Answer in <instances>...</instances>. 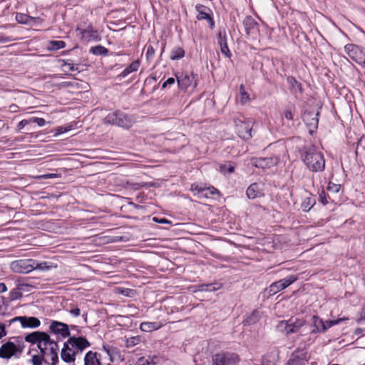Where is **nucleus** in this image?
I'll return each instance as SVG.
<instances>
[{"label":"nucleus","mask_w":365,"mask_h":365,"mask_svg":"<svg viewBox=\"0 0 365 365\" xmlns=\"http://www.w3.org/2000/svg\"><path fill=\"white\" fill-rule=\"evenodd\" d=\"M301 159L307 168L312 172L324 170L325 160L323 154L312 144H306L299 150Z\"/></svg>","instance_id":"obj_1"},{"label":"nucleus","mask_w":365,"mask_h":365,"mask_svg":"<svg viewBox=\"0 0 365 365\" xmlns=\"http://www.w3.org/2000/svg\"><path fill=\"white\" fill-rule=\"evenodd\" d=\"M135 122L132 115L126 114L120 110H115L108 113L104 118V123L110 124L128 129Z\"/></svg>","instance_id":"obj_2"},{"label":"nucleus","mask_w":365,"mask_h":365,"mask_svg":"<svg viewBox=\"0 0 365 365\" xmlns=\"http://www.w3.org/2000/svg\"><path fill=\"white\" fill-rule=\"evenodd\" d=\"M239 362V355L231 351H220L212 358V365H237Z\"/></svg>","instance_id":"obj_3"},{"label":"nucleus","mask_w":365,"mask_h":365,"mask_svg":"<svg viewBox=\"0 0 365 365\" xmlns=\"http://www.w3.org/2000/svg\"><path fill=\"white\" fill-rule=\"evenodd\" d=\"M235 125L238 135L245 139L249 140L252 138V128L253 121L252 119H246L244 116L235 119Z\"/></svg>","instance_id":"obj_4"},{"label":"nucleus","mask_w":365,"mask_h":365,"mask_svg":"<svg viewBox=\"0 0 365 365\" xmlns=\"http://www.w3.org/2000/svg\"><path fill=\"white\" fill-rule=\"evenodd\" d=\"M24 346L20 344L16 345L12 341H7L0 347V358L10 359L12 356L19 357L23 351Z\"/></svg>","instance_id":"obj_5"},{"label":"nucleus","mask_w":365,"mask_h":365,"mask_svg":"<svg viewBox=\"0 0 365 365\" xmlns=\"http://www.w3.org/2000/svg\"><path fill=\"white\" fill-rule=\"evenodd\" d=\"M49 340V334L44 331H34L25 336V341L32 344H37L40 353H44L43 344Z\"/></svg>","instance_id":"obj_6"},{"label":"nucleus","mask_w":365,"mask_h":365,"mask_svg":"<svg viewBox=\"0 0 365 365\" xmlns=\"http://www.w3.org/2000/svg\"><path fill=\"white\" fill-rule=\"evenodd\" d=\"M319 111L305 110L302 114V120L309 128L310 134H313L317 130L319 123Z\"/></svg>","instance_id":"obj_7"},{"label":"nucleus","mask_w":365,"mask_h":365,"mask_svg":"<svg viewBox=\"0 0 365 365\" xmlns=\"http://www.w3.org/2000/svg\"><path fill=\"white\" fill-rule=\"evenodd\" d=\"M344 50L350 58L365 68V55L359 46L354 44H347Z\"/></svg>","instance_id":"obj_8"},{"label":"nucleus","mask_w":365,"mask_h":365,"mask_svg":"<svg viewBox=\"0 0 365 365\" xmlns=\"http://www.w3.org/2000/svg\"><path fill=\"white\" fill-rule=\"evenodd\" d=\"M176 78L178 86L181 90L194 88L197 85L195 76L191 72L182 73L180 75L176 76Z\"/></svg>","instance_id":"obj_9"},{"label":"nucleus","mask_w":365,"mask_h":365,"mask_svg":"<svg viewBox=\"0 0 365 365\" xmlns=\"http://www.w3.org/2000/svg\"><path fill=\"white\" fill-rule=\"evenodd\" d=\"M314 329L312 333L324 332L331 327L337 324L341 319L324 322L318 316L314 315L312 318Z\"/></svg>","instance_id":"obj_10"},{"label":"nucleus","mask_w":365,"mask_h":365,"mask_svg":"<svg viewBox=\"0 0 365 365\" xmlns=\"http://www.w3.org/2000/svg\"><path fill=\"white\" fill-rule=\"evenodd\" d=\"M43 349L46 351V356H51V365H56L58 362V343L49 336V340L43 344Z\"/></svg>","instance_id":"obj_11"},{"label":"nucleus","mask_w":365,"mask_h":365,"mask_svg":"<svg viewBox=\"0 0 365 365\" xmlns=\"http://www.w3.org/2000/svg\"><path fill=\"white\" fill-rule=\"evenodd\" d=\"M279 161V158L276 156L269 158H252L251 164L256 168L262 169H269L276 166Z\"/></svg>","instance_id":"obj_12"},{"label":"nucleus","mask_w":365,"mask_h":365,"mask_svg":"<svg viewBox=\"0 0 365 365\" xmlns=\"http://www.w3.org/2000/svg\"><path fill=\"white\" fill-rule=\"evenodd\" d=\"M297 279V278L295 276L290 275L284 279L273 282L269 287V294H274L279 291L284 289Z\"/></svg>","instance_id":"obj_13"},{"label":"nucleus","mask_w":365,"mask_h":365,"mask_svg":"<svg viewBox=\"0 0 365 365\" xmlns=\"http://www.w3.org/2000/svg\"><path fill=\"white\" fill-rule=\"evenodd\" d=\"M34 264L32 259L17 260L11 263V267L15 272L29 273L34 269Z\"/></svg>","instance_id":"obj_14"},{"label":"nucleus","mask_w":365,"mask_h":365,"mask_svg":"<svg viewBox=\"0 0 365 365\" xmlns=\"http://www.w3.org/2000/svg\"><path fill=\"white\" fill-rule=\"evenodd\" d=\"M68 343L71 344L73 351L76 352V354L81 353L85 349L91 346V343L83 336H70L68 339Z\"/></svg>","instance_id":"obj_15"},{"label":"nucleus","mask_w":365,"mask_h":365,"mask_svg":"<svg viewBox=\"0 0 365 365\" xmlns=\"http://www.w3.org/2000/svg\"><path fill=\"white\" fill-rule=\"evenodd\" d=\"M49 329L51 333L60 335L63 339L68 336L70 337L71 332L69 326L67 324L58 321H52L49 326Z\"/></svg>","instance_id":"obj_16"},{"label":"nucleus","mask_w":365,"mask_h":365,"mask_svg":"<svg viewBox=\"0 0 365 365\" xmlns=\"http://www.w3.org/2000/svg\"><path fill=\"white\" fill-rule=\"evenodd\" d=\"M19 322L23 328H37L41 325L40 320L34 317H16L11 322Z\"/></svg>","instance_id":"obj_17"},{"label":"nucleus","mask_w":365,"mask_h":365,"mask_svg":"<svg viewBox=\"0 0 365 365\" xmlns=\"http://www.w3.org/2000/svg\"><path fill=\"white\" fill-rule=\"evenodd\" d=\"M307 362V353L304 349L294 351L288 361V365H305Z\"/></svg>","instance_id":"obj_18"},{"label":"nucleus","mask_w":365,"mask_h":365,"mask_svg":"<svg viewBox=\"0 0 365 365\" xmlns=\"http://www.w3.org/2000/svg\"><path fill=\"white\" fill-rule=\"evenodd\" d=\"M195 9L197 11V19L198 20H207L210 27L213 28L215 22L213 19L211 17L208 11H210V9L202 4H197Z\"/></svg>","instance_id":"obj_19"},{"label":"nucleus","mask_w":365,"mask_h":365,"mask_svg":"<svg viewBox=\"0 0 365 365\" xmlns=\"http://www.w3.org/2000/svg\"><path fill=\"white\" fill-rule=\"evenodd\" d=\"M77 31H80L81 38L86 41L98 40L97 31L91 25L88 26L86 29L78 28Z\"/></svg>","instance_id":"obj_20"},{"label":"nucleus","mask_w":365,"mask_h":365,"mask_svg":"<svg viewBox=\"0 0 365 365\" xmlns=\"http://www.w3.org/2000/svg\"><path fill=\"white\" fill-rule=\"evenodd\" d=\"M217 42L220 47V51L226 57L231 56V52L227 46V36L225 29L220 30L217 34Z\"/></svg>","instance_id":"obj_21"},{"label":"nucleus","mask_w":365,"mask_h":365,"mask_svg":"<svg viewBox=\"0 0 365 365\" xmlns=\"http://www.w3.org/2000/svg\"><path fill=\"white\" fill-rule=\"evenodd\" d=\"M246 194L248 198L255 199L262 195V191L258 184L252 183L247 189Z\"/></svg>","instance_id":"obj_22"},{"label":"nucleus","mask_w":365,"mask_h":365,"mask_svg":"<svg viewBox=\"0 0 365 365\" xmlns=\"http://www.w3.org/2000/svg\"><path fill=\"white\" fill-rule=\"evenodd\" d=\"M243 24L247 32V34L248 35H250L251 33H252L257 29V23L251 16H247L243 21Z\"/></svg>","instance_id":"obj_23"},{"label":"nucleus","mask_w":365,"mask_h":365,"mask_svg":"<svg viewBox=\"0 0 365 365\" xmlns=\"http://www.w3.org/2000/svg\"><path fill=\"white\" fill-rule=\"evenodd\" d=\"M100 360L97 358V353L89 351L84 357V365H101Z\"/></svg>","instance_id":"obj_24"},{"label":"nucleus","mask_w":365,"mask_h":365,"mask_svg":"<svg viewBox=\"0 0 365 365\" xmlns=\"http://www.w3.org/2000/svg\"><path fill=\"white\" fill-rule=\"evenodd\" d=\"M289 325H288V331L287 334L294 333L296 332L300 327L304 326V321L302 319H290L288 320Z\"/></svg>","instance_id":"obj_25"},{"label":"nucleus","mask_w":365,"mask_h":365,"mask_svg":"<svg viewBox=\"0 0 365 365\" xmlns=\"http://www.w3.org/2000/svg\"><path fill=\"white\" fill-rule=\"evenodd\" d=\"M162 326H163V324L160 322H142L140 324V329L143 331L150 332L153 330H157V329H160Z\"/></svg>","instance_id":"obj_26"},{"label":"nucleus","mask_w":365,"mask_h":365,"mask_svg":"<svg viewBox=\"0 0 365 365\" xmlns=\"http://www.w3.org/2000/svg\"><path fill=\"white\" fill-rule=\"evenodd\" d=\"M222 287V284L218 282L210 284H202L198 285V290L201 292H215Z\"/></svg>","instance_id":"obj_27"},{"label":"nucleus","mask_w":365,"mask_h":365,"mask_svg":"<svg viewBox=\"0 0 365 365\" xmlns=\"http://www.w3.org/2000/svg\"><path fill=\"white\" fill-rule=\"evenodd\" d=\"M261 317V312L259 310L253 311L247 318L244 320L245 325H251L255 324Z\"/></svg>","instance_id":"obj_28"},{"label":"nucleus","mask_w":365,"mask_h":365,"mask_svg":"<svg viewBox=\"0 0 365 365\" xmlns=\"http://www.w3.org/2000/svg\"><path fill=\"white\" fill-rule=\"evenodd\" d=\"M140 67V61L138 60L132 62L127 66L120 73V76L125 77L130 73L137 71Z\"/></svg>","instance_id":"obj_29"},{"label":"nucleus","mask_w":365,"mask_h":365,"mask_svg":"<svg viewBox=\"0 0 365 365\" xmlns=\"http://www.w3.org/2000/svg\"><path fill=\"white\" fill-rule=\"evenodd\" d=\"M185 56V51L180 46L174 47L170 55V58L172 60H178L183 58Z\"/></svg>","instance_id":"obj_30"},{"label":"nucleus","mask_w":365,"mask_h":365,"mask_svg":"<svg viewBox=\"0 0 365 365\" xmlns=\"http://www.w3.org/2000/svg\"><path fill=\"white\" fill-rule=\"evenodd\" d=\"M76 352H74L73 350L69 351H63V352H61V358L66 363H71L74 362L76 360Z\"/></svg>","instance_id":"obj_31"},{"label":"nucleus","mask_w":365,"mask_h":365,"mask_svg":"<svg viewBox=\"0 0 365 365\" xmlns=\"http://www.w3.org/2000/svg\"><path fill=\"white\" fill-rule=\"evenodd\" d=\"M16 21L22 24H29L34 20V18L25 14L18 13L16 16Z\"/></svg>","instance_id":"obj_32"},{"label":"nucleus","mask_w":365,"mask_h":365,"mask_svg":"<svg viewBox=\"0 0 365 365\" xmlns=\"http://www.w3.org/2000/svg\"><path fill=\"white\" fill-rule=\"evenodd\" d=\"M44 353H41L40 355H34L31 359V362L33 365H42L43 362L48 363L47 360L45 359L46 351H43Z\"/></svg>","instance_id":"obj_33"},{"label":"nucleus","mask_w":365,"mask_h":365,"mask_svg":"<svg viewBox=\"0 0 365 365\" xmlns=\"http://www.w3.org/2000/svg\"><path fill=\"white\" fill-rule=\"evenodd\" d=\"M90 52L94 55H106L108 49L103 46L98 45L90 48Z\"/></svg>","instance_id":"obj_34"},{"label":"nucleus","mask_w":365,"mask_h":365,"mask_svg":"<svg viewBox=\"0 0 365 365\" xmlns=\"http://www.w3.org/2000/svg\"><path fill=\"white\" fill-rule=\"evenodd\" d=\"M62 66H63V67L65 68H64L65 71H71V72H75V71L79 72L77 65L72 63L71 61H70V60H63Z\"/></svg>","instance_id":"obj_35"},{"label":"nucleus","mask_w":365,"mask_h":365,"mask_svg":"<svg viewBox=\"0 0 365 365\" xmlns=\"http://www.w3.org/2000/svg\"><path fill=\"white\" fill-rule=\"evenodd\" d=\"M237 102H240L241 104L245 105L250 101L249 93H240L235 98Z\"/></svg>","instance_id":"obj_36"},{"label":"nucleus","mask_w":365,"mask_h":365,"mask_svg":"<svg viewBox=\"0 0 365 365\" xmlns=\"http://www.w3.org/2000/svg\"><path fill=\"white\" fill-rule=\"evenodd\" d=\"M66 47V43L63 41H50V48L58 50Z\"/></svg>","instance_id":"obj_37"},{"label":"nucleus","mask_w":365,"mask_h":365,"mask_svg":"<svg viewBox=\"0 0 365 365\" xmlns=\"http://www.w3.org/2000/svg\"><path fill=\"white\" fill-rule=\"evenodd\" d=\"M22 297V293L21 292V289L16 288L11 290L9 293V299L10 300H16Z\"/></svg>","instance_id":"obj_38"},{"label":"nucleus","mask_w":365,"mask_h":365,"mask_svg":"<svg viewBox=\"0 0 365 365\" xmlns=\"http://www.w3.org/2000/svg\"><path fill=\"white\" fill-rule=\"evenodd\" d=\"M341 189L340 184H335L334 182H329L327 186V190L333 194H336L339 192Z\"/></svg>","instance_id":"obj_39"},{"label":"nucleus","mask_w":365,"mask_h":365,"mask_svg":"<svg viewBox=\"0 0 365 365\" xmlns=\"http://www.w3.org/2000/svg\"><path fill=\"white\" fill-rule=\"evenodd\" d=\"M314 204V200L310 197L307 198L302 203V207L304 210H309L313 205Z\"/></svg>","instance_id":"obj_40"},{"label":"nucleus","mask_w":365,"mask_h":365,"mask_svg":"<svg viewBox=\"0 0 365 365\" xmlns=\"http://www.w3.org/2000/svg\"><path fill=\"white\" fill-rule=\"evenodd\" d=\"M288 325H289L288 321H281L277 325V329L279 331L284 332L285 334H287V331L289 329Z\"/></svg>","instance_id":"obj_41"},{"label":"nucleus","mask_w":365,"mask_h":365,"mask_svg":"<svg viewBox=\"0 0 365 365\" xmlns=\"http://www.w3.org/2000/svg\"><path fill=\"white\" fill-rule=\"evenodd\" d=\"M51 266L48 265L46 262L36 263L34 264V269H38L41 270H48Z\"/></svg>","instance_id":"obj_42"},{"label":"nucleus","mask_w":365,"mask_h":365,"mask_svg":"<svg viewBox=\"0 0 365 365\" xmlns=\"http://www.w3.org/2000/svg\"><path fill=\"white\" fill-rule=\"evenodd\" d=\"M61 175L58 173H48L41 175H38L36 178L38 179H48V178H60Z\"/></svg>","instance_id":"obj_43"},{"label":"nucleus","mask_w":365,"mask_h":365,"mask_svg":"<svg viewBox=\"0 0 365 365\" xmlns=\"http://www.w3.org/2000/svg\"><path fill=\"white\" fill-rule=\"evenodd\" d=\"M319 201L323 205H327L328 203V200L327 198V194L324 189H322L321 191H319Z\"/></svg>","instance_id":"obj_44"},{"label":"nucleus","mask_w":365,"mask_h":365,"mask_svg":"<svg viewBox=\"0 0 365 365\" xmlns=\"http://www.w3.org/2000/svg\"><path fill=\"white\" fill-rule=\"evenodd\" d=\"M287 82L292 86V88L294 90L296 91L300 88V85L297 83V82L293 77H288Z\"/></svg>","instance_id":"obj_45"},{"label":"nucleus","mask_w":365,"mask_h":365,"mask_svg":"<svg viewBox=\"0 0 365 365\" xmlns=\"http://www.w3.org/2000/svg\"><path fill=\"white\" fill-rule=\"evenodd\" d=\"M68 312L74 317H77L81 315V309L77 307H71Z\"/></svg>","instance_id":"obj_46"},{"label":"nucleus","mask_w":365,"mask_h":365,"mask_svg":"<svg viewBox=\"0 0 365 365\" xmlns=\"http://www.w3.org/2000/svg\"><path fill=\"white\" fill-rule=\"evenodd\" d=\"M29 121L30 122H33V123H36L39 126H43L46 124V120L43 118H42L34 117V118H32L31 119H30Z\"/></svg>","instance_id":"obj_47"},{"label":"nucleus","mask_w":365,"mask_h":365,"mask_svg":"<svg viewBox=\"0 0 365 365\" xmlns=\"http://www.w3.org/2000/svg\"><path fill=\"white\" fill-rule=\"evenodd\" d=\"M155 55V49L152 46H148L147 47V51H146V57L148 59L151 58Z\"/></svg>","instance_id":"obj_48"},{"label":"nucleus","mask_w":365,"mask_h":365,"mask_svg":"<svg viewBox=\"0 0 365 365\" xmlns=\"http://www.w3.org/2000/svg\"><path fill=\"white\" fill-rule=\"evenodd\" d=\"M153 220L154 222L160 223V224H171V221H170L165 218H158V217H154L153 218Z\"/></svg>","instance_id":"obj_49"},{"label":"nucleus","mask_w":365,"mask_h":365,"mask_svg":"<svg viewBox=\"0 0 365 365\" xmlns=\"http://www.w3.org/2000/svg\"><path fill=\"white\" fill-rule=\"evenodd\" d=\"M6 326L0 322V339L6 335Z\"/></svg>","instance_id":"obj_50"},{"label":"nucleus","mask_w":365,"mask_h":365,"mask_svg":"<svg viewBox=\"0 0 365 365\" xmlns=\"http://www.w3.org/2000/svg\"><path fill=\"white\" fill-rule=\"evenodd\" d=\"M72 350H73V348H71V344H68V340H67L63 344V346L61 352H63V351H65V352H66V351H72Z\"/></svg>","instance_id":"obj_51"},{"label":"nucleus","mask_w":365,"mask_h":365,"mask_svg":"<svg viewBox=\"0 0 365 365\" xmlns=\"http://www.w3.org/2000/svg\"><path fill=\"white\" fill-rule=\"evenodd\" d=\"M175 83V78H168L163 84L162 88H165L168 85H171Z\"/></svg>","instance_id":"obj_52"},{"label":"nucleus","mask_w":365,"mask_h":365,"mask_svg":"<svg viewBox=\"0 0 365 365\" xmlns=\"http://www.w3.org/2000/svg\"><path fill=\"white\" fill-rule=\"evenodd\" d=\"M71 130V126H68V127H60L58 130H57V133L58 134H62V133H64L68 130Z\"/></svg>","instance_id":"obj_53"},{"label":"nucleus","mask_w":365,"mask_h":365,"mask_svg":"<svg viewBox=\"0 0 365 365\" xmlns=\"http://www.w3.org/2000/svg\"><path fill=\"white\" fill-rule=\"evenodd\" d=\"M284 117L288 119V120H292L293 119V117H294V114L292 112L291 110H287L285 112H284Z\"/></svg>","instance_id":"obj_54"},{"label":"nucleus","mask_w":365,"mask_h":365,"mask_svg":"<svg viewBox=\"0 0 365 365\" xmlns=\"http://www.w3.org/2000/svg\"><path fill=\"white\" fill-rule=\"evenodd\" d=\"M137 365H149V362L144 358H140L138 360Z\"/></svg>","instance_id":"obj_55"},{"label":"nucleus","mask_w":365,"mask_h":365,"mask_svg":"<svg viewBox=\"0 0 365 365\" xmlns=\"http://www.w3.org/2000/svg\"><path fill=\"white\" fill-rule=\"evenodd\" d=\"M28 124V121L26 120H23L21 122H19L18 125L19 129H22L26 125Z\"/></svg>","instance_id":"obj_56"},{"label":"nucleus","mask_w":365,"mask_h":365,"mask_svg":"<svg viewBox=\"0 0 365 365\" xmlns=\"http://www.w3.org/2000/svg\"><path fill=\"white\" fill-rule=\"evenodd\" d=\"M7 290L6 284L3 282H0V293L5 292Z\"/></svg>","instance_id":"obj_57"},{"label":"nucleus","mask_w":365,"mask_h":365,"mask_svg":"<svg viewBox=\"0 0 365 365\" xmlns=\"http://www.w3.org/2000/svg\"><path fill=\"white\" fill-rule=\"evenodd\" d=\"M2 305L6 306L4 303V297L0 296V309H1Z\"/></svg>","instance_id":"obj_58"},{"label":"nucleus","mask_w":365,"mask_h":365,"mask_svg":"<svg viewBox=\"0 0 365 365\" xmlns=\"http://www.w3.org/2000/svg\"><path fill=\"white\" fill-rule=\"evenodd\" d=\"M9 39L8 38H4L0 36V42H8Z\"/></svg>","instance_id":"obj_59"},{"label":"nucleus","mask_w":365,"mask_h":365,"mask_svg":"<svg viewBox=\"0 0 365 365\" xmlns=\"http://www.w3.org/2000/svg\"><path fill=\"white\" fill-rule=\"evenodd\" d=\"M130 205H133L134 207L137 208V209H139V208H141L142 206L139 205H137V204H135L133 202H131Z\"/></svg>","instance_id":"obj_60"},{"label":"nucleus","mask_w":365,"mask_h":365,"mask_svg":"<svg viewBox=\"0 0 365 365\" xmlns=\"http://www.w3.org/2000/svg\"><path fill=\"white\" fill-rule=\"evenodd\" d=\"M228 172L229 173H233L234 172V167L233 166H230L227 169Z\"/></svg>","instance_id":"obj_61"},{"label":"nucleus","mask_w":365,"mask_h":365,"mask_svg":"<svg viewBox=\"0 0 365 365\" xmlns=\"http://www.w3.org/2000/svg\"><path fill=\"white\" fill-rule=\"evenodd\" d=\"M103 349H104V350H105V351H106L108 354H110V353H109V350H108V349H107V347H106V346H103Z\"/></svg>","instance_id":"obj_62"},{"label":"nucleus","mask_w":365,"mask_h":365,"mask_svg":"<svg viewBox=\"0 0 365 365\" xmlns=\"http://www.w3.org/2000/svg\"><path fill=\"white\" fill-rule=\"evenodd\" d=\"M138 185H139L138 184H135V185H133V187H134L135 189H138V188H139V186H138Z\"/></svg>","instance_id":"obj_63"},{"label":"nucleus","mask_w":365,"mask_h":365,"mask_svg":"<svg viewBox=\"0 0 365 365\" xmlns=\"http://www.w3.org/2000/svg\"><path fill=\"white\" fill-rule=\"evenodd\" d=\"M214 192H217V190H215V189H214V191H212V192H211V194H214Z\"/></svg>","instance_id":"obj_64"}]
</instances>
